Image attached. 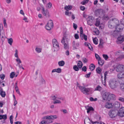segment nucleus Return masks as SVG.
<instances>
[{
  "label": "nucleus",
  "instance_id": "f257e3e1",
  "mask_svg": "<svg viewBox=\"0 0 124 124\" xmlns=\"http://www.w3.org/2000/svg\"><path fill=\"white\" fill-rule=\"evenodd\" d=\"M77 86L78 87L81 92L84 94H88L89 92L92 91V88H86L80 85L79 84L77 83Z\"/></svg>",
  "mask_w": 124,
  "mask_h": 124
},
{
  "label": "nucleus",
  "instance_id": "f03ea898",
  "mask_svg": "<svg viewBox=\"0 0 124 124\" xmlns=\"http://www.w3.org/2000/svg\"><path fill=\"white\" fill-rule=\"evenodd\" d=\"M102 97L103 100L109 101L111 99L115 98V96L114 94H110L108 92H106L103 94Z\"/></svg>",
  "mask_w": 124,
  "mask_h": 124
},
{
  "label": "nucleus",
  "instance_id": "7ed1b4c3",
  "mask_svg": "<svg viewBox=\"0 0 124 124\" xmlns=\"http://www.w3.org/2000/svg\"><path fill=\"white\" fill-rule=\"evenodd\" d=\"M119 21L116 19H112L109 21L108 23V27L110 28L116 27L118 24Z\"/></svg>",
  "mask_w": 124,
  "mask_h": 124
},
{
  "label": "nucleus",
  "instance_id": "20e7f679",
  "mask_svg": "<svg viewBox=\"0 0 124 124\" xmlns=\"http://www.w3.org/2000/svg\"><path fill=\"white\" fill-rule=\"evenodd\" d=\"M118 83L115 79H110L109 82V86L112 89L116 88L118 85Z\"/></svg>",
  "mask_w": 124,
  "mask_h": 124
},
{
  "label": "nucleus",
  "instance_id": "39448f33",
  "mask_svg": "<svg viewBox=\"0 0 124 124\" xmlns=\"http://www.w3.org/2000/svg\"><path fill=\"white\" fill-rule=\"evenodd\" d=\"M52 42L53 49H54V51L55 52L58 50L59 48V46L57 40L55 39H54L53 40Z\"/></svg>",
  "mask_w": 124,
  "mask_h": 124
},
{
  "label": "nucleus",
  "instance_id": "423d86ee",
  "mask_svg": "<svg viewBox=\"0 0 124 124\" xmlns=\"http://www.w3.org/2000/svg\"><path fill=\"white\" fill-rule=\"evenodd\" d=\"M53 26V23L51 20L49 21L46 24L45 28L47 30H50Z\"/></svg>",
  "mask_w": 124,
  "mask_h": 124
},
{
  "label": "nucleus",
  "instance_id": "0eeeda50",
  "mask_svg": "<svg viewBox=\"0 0 124 124\" xmlns=\"http://www.w3.org/2000/svg\"><path fill=\"white\" fill-rule=\"evenodd\" d=\"M116 70L117 72H122L124 70V66L122 65H118L116 68Z\"/></svg>",
  "mask_w": 124,
  "mask_h": 124
},
{
  "label": "nucleus",
  "instance_id": "6e6552de",
  "mask_svg": "<svg viewBox=\"0 0 124 124\" xmlns=\"http://www.w3.org/2000/svg\"><path fill=\"white\" fill-rule=\"evenodd\" d=\"M123 25L122 24H119V23L117 25H116L115 27L116 30L114 31V33H116L117 31H119L121 30H122L123 29Z\"/></svg>",
  "mask_w": 124,
  "mask_h": 124
},
{
  "label": "nucleus",
  "instance_id": "1a4fd4ad",
  "mask_svg": "<svg viewBox=\"0 0 124 124\" xmlns=\"http://www.w3.org/2000/svg\"><path fill=\"white\" fill-rule=\"evenodd\" d=\"M124 41V36H120L117 38L116 42L118 44H120Z\"/></svg>",
  "mask_w": 124,
  "mask_h": 124
},
{
  "label": "nucleus",
  "instance_id": "9d476101",
  "mask_svg": "<svg viewBox=\"0 0 124 124\" xmlns=\"http://www.w3.org/2000/svg\"><path fill=\"white\" fill-rule=\"evenodd\" d=\"M109 115L111 117L113 118L116 116L117 114L115 110H111L109 112Z\"/></svg>",
  "mask_w": 124,
  "mask_h": 124
},
{
  "label": "nucleus",
  "instance_id": "9b49d317",
  "mask_svg": "<svg viewBox=\"0 0 124 124\" xmlns=\"http://www.w3.org/2000/svg\"><path fill=\"white\" fill-rule=\"evenodd\" d=\"M117 114L121 117L124 116V107L121 108L118 112Z\"/></svg>",
  "mask_w": 124,
  "mask_h": 124
},
{
  "label": "nucleus",
  "instance_id": "f8f14e48",
  "mask_svg": "<svg viewBox=\"0 0 124 124\" xmlns=\"http://www.w3.org/2000/svg\"><path fill=\"white\" fill-rule=\"evenodd\" d=\"M95 14L96 16L101 15L103 14V10L101 9H99L96 10Z\"/></svg>",
  "mask_w": 124,
  "mask_h": 124
},
{
  "label": "nucleus",
  "instance_id": "ddd939ff",
  "mask_svg": "<svg viewBox=\"0 0 124 124\" xmlns=\"http://www.w3.org/2000/svg\"><path fill=\"white\" fill-rule=\"evenodd\" d=\"M72 44L73 49L74 50L76 49H77V47H78L79 45V43H76L74 41H73Z\"/></svg>",
  "mask_w": 124,
  "mask_h": 124
},
{
  "label": "nucleus",
  "instance_id": "4468645a",
  "mask_svg": "<svg viewBox=\"0 0 124 124\" xmlns=\"http://www.w3.org/2000/svg\"><path fill=\"white\" fill-rule=\"evenodd\" d=\"M42 13L45 16H49V12L47 9L45 10L43 7H42Z\"/></svg>",
  "mask_w": 124,
  "mask_h": 124
},
{
  "label": "nucleus",
  "instance_id": "2eb2a0df",
  "mask_svg": "<svg viewBox=\"0 0 124 124\" xmlns=\"http://www.w3.org/2000/svg\"><path fill=\"white\" fill-rule=\"evenodd\" d=\"M105 107L107 108H110L113 107V105L111 103L108 102L105 103Z\"/></svg>",
  "mask_w": 124,
  "mask_h": 124
},
{
  "label": "nucleus",
  "instance_id": "dca6fc26",
  "mask_svg": "<svg viewBox=\"0 0 124 124\" xmlns=\"http://www.w3.org/2000/svg\"><path fill=\"white\" fill-rule=\"evenodd\" d=\"M112 105L113 107H114L116 108H117L120 107V104L119 102L117 101H116L113 103Z\"/></svg>",
  "mask_w": 124,
  "mask_h": 124
},
{
  "label": "nucleus",
  "instance_id": "f3484780",
  "mask_svg": "<svg viewBox=\"0 0 124 124\" xmlns=\"http://www.w3.org/2000/svg\"><path fill=\"white\" fill-rule=\"evenodd\" d=\"M0 93L2 97H4L6 95L5 92L3 91L2 88L1 87L0 88Z\"/></svg>",
  "mask_w": 124,
  "mask_h": 124
},
{
  "label": "nucleus",
  "instance_id": "a211bd4d",
  "mask_svg": "<svg viewBox=\"0 0 124 124\" xmlns=\"http://www.w3.org/2000/svg\"><path fill=\"white\" fill-rule=\"evenodd\" d=\"M90 120L88 117H86L85 119L84 120L85 124H90Z\"/></svg>",
  "mask_w": 124,
  "mask_h": 124
},
{
  "label": "nucleus",
  "instance_id": "6ab92c4d",
  "mask_svg": "<svg viewBox=\"0 0 124 124\" xmlns=\"http://www.w3.org/2000/svg\"><path fill=\"white\" fill-rule=\"evenodd\" d=\"M117 76L119 79L124 78V71L118 74L117 75Z\"/></svg>",
  "mask_w": 124,
  "mask_h": 124
},
{
  "label": "nucleus",
  "instance_id": "aec40b11",
  "mask_svg": "<svg viewBox=\"0 0 124 124\" xmlns=\"http://www.w3.org/2000/svg\"><path fill=\"white\" fill-rule=\"evenodd\" d=\"M85 107L87 110V113H88L91 111H93V108L92 107H89L88 106H85Z\"/></svg>",
  "mask_w": 124,
  "mask_h": 124
},
{
  "label": "nucleus",
  "instance_id": "412c9836",
  "mask_svg": "<svg viewBox=\"0 0 124 124\" xmlns=\"http://www.w3.org/2000/svg\"><path fill=\"white\" fill-rule=\"evenodd\" d=\"M72 6L71 5L66 6L64 7V9L66 11H69L71 10L72 8Z\"/></svg>",
  "mask_w": 124,
  "mask_h": 124
},
{
  "label": "nucleus",
  "instance_id": "4be33fe9",
  "mask_svg": "<svg viewBox=\"0 0 124 124\" xmlns=\"http://www.w3.org/2000/svg\"><path fill=\"white\" fill-rule=\"evenodd\" d=\"M7 118V116L6 114L3 115H0V120L3 119L4 120H5Z\"/></svg>",
  "mask_w": 124,
  "mask_h": 124
},
{
  "label": "nucleus",
  "instance_id": "5701e85b",
  "mask_svg": "<svg viewBox=\"0 0 124 124\" xmlns=\"http://www.w3.org/2000/svg\"><path fill=\"white\" fill-rule=\"evenodd\" d=\"M98 60V63L99 64L102 66L104 63V60H102L101 59H100L99 60Z\"/></svg>",
  "mask_w": 124,
  "mask_h": 124
},
{
  "label": "nucleus",
  "instance_id": "b1692460",
  "mask_svg": "<svg viewBox=\"0 0 124 124\" xmlns=\"http://www.w3.org/2000/svg\"><path fill=\"white\" fill-rule=\"evenodd\" d=\"M65 39L66 40V41L67 42H68V41L67 40V38H66L65 36H63L61 40V42L62 44H64L65 43Z\"/></svg>",
  "mask_w": 124,
  "mask_h": 124
},
{
  "label": "nucleus",
  "instance_id": "393cba45",
  "mask_svg": "<svg viewBox=\"0 0 124 124\" xmlns=\"http://www.w3.org/2000/svg\"><path fill=\"white\" fill-rule=\"evenodd\" d=\"M77 65L79 68H81L83 64L82 62L81 61H78L77 63Z\"/></svg>",
  "mask_w": 124,
  "mask_h": 124
},
{
  "label": "nucleus",
  "instance_id": "a878e982",
  "mask_svg": "<svg viewBox=\"0 0 124 124\" xmlns=\"http://www.w3.org/2000/svg\"><path fill=\"white\" fill-rule=\"evenodd\" d=\"M102 89V87L100 85H98L95 89V91H101Z\"/></svg>",
  "mask_w": 124,
  "mask_h": 124
},
{
  "label": "nucleus",
  "instance_id": "bb28decb",
  "mask_svg": "<svg viewBox=\"0 0 124 124\" xmlns=\"http://www.w3.org/2000/svg\"><path fill=\"white\" fill-rule=\"evenodd\" d=\"M64 62L63 61H59L58 62V64L59 66H63L64 65Z\"/></svg>",
  "mask_w": 124,
  "mask_h": 124
},
{
  "label": "nucleus",
  "instance_id": "cd10ccee",
  "mask_svg": "<svg viewBox=\"0 0 124 124\" xmlns=\"http://www.w3.org/2000/svg\"><path fill=\"white\" fill-rule=\"evenodd\" d=\"M64 45V48L65 49H68L69 48V46L68 43H64L63 44Z\"/></svg>",
  "mask_w": 124,
  "mask_h": 124
},
{
  "label": "nucleus",
  "instance_id": "c85d7f7f",
  "mask_svg": "<svg viewBox=\"0 0 124 124\" xmlns=\"http://www.w3.org/2000/svg\"><path fill=\"white\" fill-rule=\"evenodd\" d=\"M8 43H9L10 45H11L13 42V39L12 38L8 39Z\"/></svg>",
  "mask_w": 124,
  "mask_h": 124
},
{
  "label": "nucleus",
  "instance_id": "c756f323",
  "mask_svg": "<svg viewBox=\"0 0 124 124\" xmlns=\"http://www.w3.org/2000/svg\"><path fill=\"white\" fill-rule=\"evenodd\" d=\"M85 45L88 47V48L90 49L91 50H93V48L92 46L90 44H87V43H85Z\"/></svg>",
  "mask_w": 124,
  "mask_h": 124
},
{
  "label": "nucleus",
  "instance_id": "7c9ffc66",
  "mask_svg": "<svg viewBox=\"0 0 124 124\" xmlns=\"http://www.w3.org/2000/svg\"><path fill=\"white\" fill-rule=\"evenodd\" d=\"M90 69L91 71H93L94 69L95 66L93 64H92L90 66Z\"/></svg>",
  "mask_w": 124,
  "mask_h": 124
},
{
  "label": "nucleus",
  "instance_id": "2f4dec72",
  "mask_svg": "<svg viewBox=\"0 0 124 124\" xmlns=\"http://www.w3.org/2000/svg\"><path fill=\"white\" fill-rule=\"evenodd\" d=\"M124 58V55H122L119 56L117 58V60L118 61H120L122 59Z\"/></svg>",
  "mask_w": 124,
  "mask_h": 124
},
{
  "label": "nucleus",
  "instance_id": "473e14b6",
  "mask_svg": "<svg viewBox=\"0 0 124 124\" xmlns=\"http://www.w3.org/2000/svg\"><path fill=\"white\" fill-rule=\"evenodd\" d=\"M120 89L123 91H124V83H122L120 85Z\"/></svg>",
  "mask_w": 124,
  "mask_h": 124
},
{
  "label": "nucleus",
  "instance_id": "72a5a7b5",
  "mask_svg": "<svg viewBox=\"0 0 124 124\" xmlns=\"http://www.w3.org/2000/svg\"><path fill=\"white\" fill-rule=\"evenodd\" d=\"M93 41L94 43L97 45L98 44V40L96 38H95L93 39Z\"/></svg>",
  "mask_w": 124,
  "mask_h": 124
},
{
  "label": "nucleus",
  "instance_id": "f704fd0d",
  "mask_svg": "<svg viewBox=\"0 0 124 124\" xmlns=\"http://www.w3.org/2000/svg\"><path fill=\"white\" fill-rule=\"evenodd\" d=\"M72 14L70 12H69V11H66L65 12V15L67 16H70Z\"/></svg>",
  "mask_w": 124,
  "mask_h": 124
},
{
  "label": "nucleus",
  "instance_id": "c9c22d12",
  "mask_svg": "<svg viewBox=\"0 0 124 124\" xmlns=\"http://www.w3.org/2000/svg\"><path fill=\"white\" fill-rule=\"evenodd\" d=\"M89 1V0H84V1L81 2V4L82 5H85Z\"/></svg>",
  "mask_w": 124,
  "mask_h": 124
},
{
  "label": "nucleus",
  "instance_id": "e433bc0d",
  "mask_svg": "<svg viewBox=\"0 0 124 124\" xmlns=\"http://www.w3.org/2000/svg\"><path fill=\"white\" fill-rule=\"evenodd\" d=\"M96 71L98 73L100 74L101 71V70L100 68L98 67L96 68Z\"/></svg>",
  "mask_w": 124,
  "mask_h": 124
},
{
  "label": "nucleus",
  "instance_id": "4c0bfd02",
  "mask_svg": "<svg viewBox=\"0 0 124 124\" xmlns=\"http://www.w3.org/2000/svg\"><path fill=\"white\" fill-rule=\"evenodd\" d=\"M15 75V72H12L10 74V78H13L14 77Z\"/></svg>",
  "mask_w": 124,
  "mask_h": 124
},
{
  "label": "nucleus",
  "instance_id": "58836bf2",
  "mask_svg": "<svg viewBox=\"0 0 124 124\" xmlns=\"http://www.w3.org/2000/svg\"><path fill=\"white\" fill-rule=\"evenodd\" d=\"M61 103V101L58 100H57V99H55V101L54 102V104H57V103Z\"/></svg>",
  "mask_w": 124,
  "mask_h": 124
},
{
  "label": "nucleus",
  "instance_id": "ea45409f",
  "mask_svg": "<svg viewBox=\"0 0 124 124\" xmlns=\"http://www.w3.org/2000/svg\"><path fill=\"white\" fill-rule=\"evenodd\" d=\"M52 97L53 98V99L54 100H55V99H56L57 98V99H60V100H63V99L62 98H58L55 95L54 96H52Z\"/></svg>",
  "mask_w": 124,
  "mask_h": 124
},
{
  "label": "nucleus",
  "instance_id": "a19ab883",
  "mask_svg": "<svg viewBox=\"0 0 124 124\" xmlns=\"http://www.w3.org/2000/svg\"><path fill=\"white\" fill-rule=\"evenodd\" d=\"M35 50L38 53H39L41 52V49L38 47H36L35 49Z\"/></svg>",
  "mask_w": 124,
  "mask_h": 124
},
{
  "label": "nucleus",
  "instance_id": "79ce46f5",
  "mask_svg": "<svg viewBox=\"0 0 124 124\" xmlns=\"http://www.w3.org/2000/svg\"><path fill=\"white\" fill-rule=\"evenodd\" d=\"M73 69L75 70L76 71H78L79 70V68L76 65H75L73 66Z\"/></svg>",
  "mask_w": 124,
  "mask_h": 124
},
{
  "label": "nucleus",
  "instance_id": "37998d69",
  "mask_svg": "<svg viewBox=\"0 0 124 124\" xmlns=\"http://www.w3.org/2000/svg\"><path fill=\"white\" fill-rule=\"evenodd\" d=\"M51 116L52 120H54L57 118L58 117L56 115H54V116L51 115Z\"/></svg>",
  "mask_w": 124,
  "mask_h": 124
},
{
  "label": "nucleus",
  "instance_id": "c03bdc74",
  "mask_svg": "<svg viewBox=\"0 0 124 124\" xmlns=\"http://www.w3.org/2000/svg\"><path fill=\"white\" fill-rule=\"evenodd\" d=\"M102 56L105 60H107L108 59V57L107 55L106 54H103Z\"/></svg>",
  "mask_w": 124,
  "mask_h": 124
},
{
  "label": "nucleus",
  "instance_id": "a18cd8bd",
  "mask_svg": "<svg viewBox=\"0 0 124 124\" xmlns=\"http://www.w3.org/2000/svg\"><path fill=\"white\" fill-rule=\"evenodd\" d=\"M89 99L91 101H97V98H95L94 99H93V97H91Z\"/></svg>",
  "mask_w": 124,
  "mask_h": 124
},
{
  "label": "nucleus",
  "instance_id": "49530a36",
  "mask_svg": "<svg viewBox=\"0 0 124 124\" xmlns=\"http://www.w3.org/2000/svg\"><path fill=\"white\" fill-rule=\"evenodd\" d=\"M44 118L48 120L51 119V116H45L44 117Z\"/></svg>",
  "mask_w": 124,
  "mask_h": 124
},
{
  "label": "nucleus",
  "instance_id": "de8ad7c7",
  "mask_svg": "<svg viewBox=\"0 0 124 124\" xmlns=\"http://www.w3.org/2000/svg\"><path fill=\"white\" fill-rule=\"evenodd\" d=\"M45 121L46 124H48L52 122L53 121L52 120H47L46 121Z\"/></svg>",
  "mask_w": 124,
  "mask_h": 124
},
{
  "label": "nucleus",
  "instance_id": "09e8293b",
  "mask_svg": "<svg viewBox=\"0 0 124 124\" xmlns=\"http://www.w3.org/2000/svg\"><path fill=\"white\" fill-rule=\"evenodd\" d=\"M52 5V4L50 3H49L47 4L46 7L47 8H50L51 7Z\"/></svg>",
  "mask_w": 124,
  "mask_h": 124
},
{
  "label": "nucleus",
  "instance_id": "8fccbe9b",
  "mask_svg": "<svg viewBox=\"0 0 124 124\" xmlns=\"http://www.w3.org/2000/svg\"><path fill=\"white\" fill-rule=\"evenodd\" d=\"M56 72L60 73L61 72V69L60 68H58L57 69H56Z\"/></svg>",
  "mask_w": 124,
  "mask_h": 124
},
{
  "label": "nucleus",
  "instance_id": "3c124183",
  "mask_svg": "<svg viewBox=\"0 0 124 124\" xmlns=\"http://www.w3.org/2000/svg\"><path fill=\"white\" fill-rule=\"evenodd\" d=\"M16 62L19 64L20 63H21V61L20 59L18 58V57L16 59Z\"/></svg>",
  "mask_w": 124,
  "mask_h": 124
},
{
  "label": "nucleus",
  "instance_id": "603ef678",
  "mask_svg": "<svg viewBox=\"0 0 124 124\" xmlns=\"http://www.w3.org/2000/svg\"><path fill=\"white\" fill-rule=\"evenodd\" d=\"M18 51L17 49H16L15 50V56L16 58L18 57Z\"/></svg>",
  "mask_w": 124,
  "mask_h": 124
},
{
  "label": "nucleus",
  "instance_id": "864d4df0",
  "mask_svg": "<svg viewBox=\"0 0 124 124\" xmlns=\"http://www.w3.org/2000/svg\"><path fill=\"white\" fill-rule=\"evenodd\" d=\"M5 75L3 74H1L0 75V78L2 79H4L5 78Z\"/></svg>",
  "mask_w": 124,
  "mask_h": 124
},
{
  "label": "nucleus",
  "instance_id": "5fc2aeb1",
  "mask_svg": "<svg viewBox=\"0 0 124 124\" xmlns=\"http://www.w3.org/2000/svg\"><path fill=\"white\" fill-rule=\"evenodd\" d=\"M95 57L96 59L98 60L99 59H100L101 58V57L99 56L97 54H95Z\"/></svg>",
  "mask_w": 124,
  "mask_h": 124
},
{
  "label": "nucleus",
  "instance_id": "6e6d98bb",
  "mask_svg": "<svg viewBox=\"0 0 124 124\" xmlns=\"http://www.w3.org/2000/svg\"><path fill=\"white\" fill-rule=\"evenodd\" d=\"M82 61L84 63H86L87 62L88 60L86 58H83L82 59Z\"/></svg>",
  "mask_w": 124,
  "mask_h": 124
},
{
  "label": "nucleus",
  "instance_id": "4d7b16f0",
  "mask_svg": "<svg viewBox=\"0 0 124 124\" xmlns=\"http://www.w3.org/2000/svg\"><path fill=\"white\" fill-rule=\"evenodd\" d=\"M100 22L99 20H97L95 23V25L96 26H99L100 25Z\"/></svg>",
  "mask_w": 124,
  "mask_h": 124
},
{
  "label": "nucleus",
  "instance_id": "13d9d810",
  "mask_svg": "<svg viewBox=\"0 0 124 124\" xmlns=\"http://www.w3.org/2000/svg\"><path fill=\"white\" fill-rule=\"evenodd\" d=\"M106 79H105L104 78V80H102V84L105 86H106Z\"/></svg>",
  "mask_w": 124,
  "mask_h": 124
},
{
  "label": "nucleus",
  "instance_id": "bf43d9fd",
  "mask_svg": "<svg viewBox=\"0 0 124 124\" xmlns=\"http://www.w3.org/2000/svg\"><path fill=\"white\" fill-rule=\"evenodd\" d=\"M92 21L91 20H89L88 21H87V23L90 26L91 25V23H92Z\"/></svg>",
  "mask_w": 124,
  "mask_h": 124
},
{
  "label": "nucleus",
  "instance_id": "052dcab7",
  "mask_svg": "<svg viewBox=\"0 0 124 124\" xmlns=\"http://www.w3.org/2000/svg\"><path fill=\"white\" fill-rule=\"evenodd\" d=\"M3 22L4 27L6 28H7V25L6 23V20L5 19L4 20Z\"/></svg>",
  "mask_w": 124,
  "mask_h": 124
},
{
  "label": "nucleus",
  "instance_id": "680f3d73",
  "mask_svg": "<svg viewBox=\"0 0 124 124\" xmlns=\"http://www.w3.org/2000/svg\"><path fill=\"white\" fill-rule=\"evenodd\" d=\"M82 70L85 72L86 71V66H84L82 69Z\"/></svg>",
  "mask_w": 124,
  "mask_h": 124
},
{
  "label": "nucleus",
  "instance_id": "e2e57ef3",
  "mask_svg": "<svg viewBox=\"0 0 124 124\" xmlns=\"http://www.w3.org/2000/svg\"><path fill=\"white\" fill-rule=\"evenodd\" d=\"M61 111H62L63 113L64 114L67 113V111L65 109H62Z\"/></svg>",
  "mask_w": 124,
  "mask_h": 124
},
{
  "label": "nucleus",
  "instance_id": "0e129e2a",
  "mask_svg": "<svg viewBox=\"0 0 124 124\" xmlns=\"http://www.w3.org/2000/svg\"><path fill=\"white\" fill-rule=\"evenodd\" d=\"M73 28L75 30H76L77 27V25L75 23H73Z\"/></svg>",
  "mask_w": 124,
  "mask_h": 124
},
{
  "label": "nucleus",
  "instance_id": "69168bd1",
  "mask_svg": "<svg viewBox=\"0 0 124 124\" xmlns=\"http://www.w3.org/2000/svg\"><path fill=\"white\" fill-rule=\"evenodd\" d=\"M74 37L76 39H78L79 38L78 35L77 34H76L75 35Z\"/></svg>",
  "mask_w": 124,
  "mask_h": 124
},
{
  "label": "nucleus",
  "instance_id": "338daca9",
  "mask_svg": "<svg viewBox=\"0 0 124 124\" xmlns=\"http://www.w3.org/2000/svg\"><path fill=\"white\" fill-rule=\"evenodd\" d=\"M80 34H83V28L82 27H81L80 28Z\"/></svg>",
  "mask_w": 124,
  "mask_h": 124
},
{
  "label": "nucleus",
  "instance_id": "774afa93",
  "mask_svg": "<svg viewBox=\"0 0 124 124\" xmlns=\"http://www.w3.org/2000/svg\"><path fill=\"white\" fill-rule=\"evenodd\" d=\"M118 100L120 101L123 102L124 101V98L122 97H120L119 98Z\"/></svg>",
  "mask_w": 124,
  "mask_h": 124
}]
</instances>
